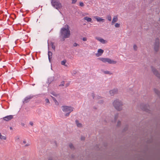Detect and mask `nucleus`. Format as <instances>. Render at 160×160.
I'll list each match as a JSON object with an SVG mask.
<instances>
[{
	"label": "nucleus",
	"mask_w": 160,
	"mask_h": 160,
	"mask_svg": "<svg viewBox=\"0 0 160 160\" xmlns=\"http://www.w3.org/2000/svg\"><path fill=\"white\" fill-rule=\"evenodd\" d=\"M67 28H63L60 30V37L62 38L63 41H64L65 38H69L70 35V32L68 28V26L67 25Z\"/></svg>",
	"instance_id": "obj_1"
},
{
	"label": "nucleus",
	"mask_w": 160,
	"mask_h": 160,
	"mask_svg": "<svg viewBox=\"0 0 160 160\" xmlns=\"http://www.w3.org/2000/svg\"><path fill=\"white\" fill-rule=\"evenodd\" d=\"M112 104L114 108L117 111H119L122 110L123 104L121 101L118 99H116L114 101Z\"/></svg>",
	"instance_id": "obj_2"
},
{
	"label": "nucleus",
	"mask_w": 160,
	"mask_h": 160,
	"mask_svg": "<svg viewBox=\"0 0 160 160\" xmlns=\"http://www.w3.org/2000/svg\"><path fill=\"white\" fill-rule=\"evenodd\" d=\"M62 108L63 112H67L65 115L67 117L69 116L70 113L73 111L74 109V108L72 107L66 106H62Z\"/></svg>",
	"instance_id": "obj_3"
},
{
	"label": "nucleus",
	"mask_w": 160,
	"mask_h": 160,
	"mask_svg": "<svg viewBox=\"0 0 160 160\" xmlns=\"http://www.w3.org/2000/svg\"><path fill=\"white\" fill-rule=\"evenodd\" d=\"M52 6L57 9L59 10L62 8V4L58 0H51Z\"/></svg>",
	"instance_id": "obj_4"
},
{
	"label": "nucleus",
	"mask_w": 160,
	"mask_h": 160,
	"mask_svg": "<svg viewBox=\"0 0 160 160\" xmlns=\"http://www.w3.org/2000/svg\"><path fill=\"white\" fill-rule=\"evenodd\" d=\"M98 59L104 62H108L109 64H116L117 63L116 61L112 60L111 59L107 58H99Z\"/></svg>",
	"instance_id": "obj_5"
},
{
	"label": "nucleus",
	"mask_w": 160,
	"mask_h": 160,
	"mask_svg": "<svg viewBox=\"0 0 160 160\" xmlns=\"http://www.w3.org/2000/svg\"><path fill=\"white\" fill-rule=\"evenodd\" d=\"M34 97V95H31L26 97L24 98V100L23 101V103H25L28 102L31 99H32Z\"/></svg>",
	"instance_id": "obj_6"
},
{
	"label": "nucleus",
	"mask_w": 160,
	"mask_h": 160,
	"mask_svg": "<svg viewBox=\"0 0 160 160\" xmlns=\"http://www.w3.org/2000/svg\"><path fill=\"white\" fill-rule=\"evenodd\" d=\"M159 47V40L158 38L156 39L155 42L154 44V49L156 52H157Z\"/></svg>",
	"instance_id": "obj_7"
},
{
	"label": "nucleus",
	"mask_w": 160,
	"mask_h": 160,
	"mask_svg": "<svg viewBox=\"0 0 160 160\" xmlns=\"http://www.w3.org/2000/svg\"><path fill=\"white\" fill-rule=\"evenodd\" d=\"M140 108L144 111L148 112L149 110V107L148 105L142 104L140 105Z\"/></svg>",
	"instance_id": "obj_8"
},
{
	"label": "nucleus",
	"mask_w": 160,
	"mask_h": 160,
	"mask_svg": "<svg viewBox=\"0 0 160 160\" xmlns=\"http://www.w3.org/2000/svg\"><path fill=\"white\" fill-rule=\"evenodd\" d=\"M153 73L158 77L160 78V74L157 70L153 67H151Z\"/></svg>",
	"instance_id": "obj_9"
},
{
	"label": "nucleus",
	"mask_w": 160,
	"mask_h": 160,
	"mask_svg": "<svg viewBox=\"0 0 160 160\" xmlns=\"http://www.w3.org/2000/svg\"><path fill=\"white\" fill-rule=\"evenodd\" d=\"M13 115H10L8 116H7L3 118V119L5 121H8L12 119L13 118Z\"/></svg>",
	"instance_id": "obj_10"
},
{
	"label": "nucleus",
	"mask_w": 160,
	"mask_h": 160,
	"mask_svg": "<svg viewBox=\"0 0 160 160\" xmlns=\"http://www.w3.org/2000/svg\"><path fill=\"white\" fill-rule=\"evenodd\" d=\"M118 92V90L117 89H114L111 90L109 91V93L111 96H113L116 94Z\"/></svg>",
	"instance_id": "obj_11"
},
{
	"label": "nucleus",
	"mask_w": 160,
	"mask_h": 160,
	"mask_svg": "<svg viewBox=\"0 0 160 160\" xmlns=\"http://www.w3.org/2000/svg\"><path fill=\"white\" fill-rule=\"evenodd\" d=\"M103 52L104 51L103 50L99 49L98 50V53L96 54V55L97 57H99L101 56Z\"/></svg>",
	"instance_id": "obj_12"
},
{
	"label": "nucleus",
	"mask_w": 160,
	"mask_h": 160,
	"mask_svg": "<svg viewBox=\"0 0 160 160\" xmlns=\"http://www.w3.org/2000/svg\"><path fill=\"white\" fill-rule=\"evenodd\" d=\"M54 80V77H52L48 78V81L47 83L49 85Z\"/></svg>",
	"instance_id": "obj_13"
},
{
	"label": "nucleus",
	"mask_w": 160,
	"mask_h": 160,
	"mask_svg": "<svg viewBox=\"0 0 160 160\" xmlns=\"http://www.w3.org/2000/svg\"><path fill=\"white\" fill-rule=\"evenodd\" d=\"M118 20V18L117 16H114L113 18L112 21V22L111 24L113 25L115 23L117 22Z\"/></svg>",
	"instance_id": "obj_14"
},
{
	"label": "nucleus",
	"mask_w": 160,
	"mask_h": 160,
	"mask_svg": "<svg viewBox=\"0 0 160 160\" xmlns=\"http://www.w3.org/2000/svg\"><path fill=\"white\" fill-rule=\"evenodd\" d=\"M94 18L96 19L98 22H104L105 20L104 19H102L101 18L98 16L95 17Z\"/></svg>",
	"instance_id": "obj_15"
},
{
	"label": "nucleus",
	"mask_w": 160,
	"mask_h": 160,
	"mask_svg": "<svg viewBox=\"0 0 160 160\" xmlns=\"http://www.w3.org/2000/svg\"><path fill=\"white\" fill-rule=\"evenodd\" d=\"M48 58L49 61L50 62H51V59L52 58V53L50 51H48Z\"/></svg>",
	"instance_id": "obj_16"
},
{
	"label": "nucleus",
	"mask_w": 160,
	"mask_h": 160,
	"mask_svg": "<svg viewBox=\"0 0 160 160\" xmlns=\"http://www.w3.org/2000/svg\"><path fill=\"white\" fill-rule=\"evenodd\" d=\"M96 38L97 40H98L102 43H105L106 42V40H104L102 38H99L98 37H96Z\"/></svg>",
	"instance_id": "obj_17"
},
{
	"label": "nucleus",
	"mask_w": 160,
	"mask_h": 160,
	"mask_svg": "<svg viewBox=\"0 0 160 160\" xmlns=\"http://www.w3.org/2000/svg\"><path fill=\"white\" fill-rule=\"evenodd\" d=\"M75 122L78 127H82V124L81 123L79 122V121L78 120H76L75 121Z\"/></svg>",
	"instance_id": "obj_18"
},
{
	"label": "nucleus",
	"mask_w": 160,
	"mask_h": 160,
	"mask_svg": "<svg viewBox=\"0 0 160 160\" xmlns=\"http://www.w3.org/2000/svg\"><path fill=\"white\" fill-rule=\"evenodd\" d=\"M84 20H86L88 22H90L92 21V19L91 18H89L87 17H84Z\"/></svg>",
	"instance_id": "obj_19"
},
{
	"label": "nucleus",
	"mask_w": 160,
	"mask_h": 160,
	"mask_svg": "<svg viewBox=\"0 0 160 160\" xmlns=\"http://www.w3.org/2000/svg\"><path fill=\"white\" fill-rule=\"evenodd\" d=\"M51 97L52 98V99L54 101L55 104L56 105H59V103L57 101V100H56V98H54V97L52 96Z\"/></svg>",
	"instance_id": "obj_20"
},
{
	"label": "nucleus",
	"mask_w": 160,
	"mask_h": 160,
	"mask_svg": "<svg viewBox=\"0 0 160 160\" xmlns=\"http://www.w3.org/2000/svg\"><path fill=\"white\" fill-rule=\"evenodd\" d=\"M0 139L2 140H6V138L5 136H2L1 133H0Z\"/></svg>",
	"instance_id": "obj_21"
},
{
	"label": "nucleus",
	"mask_w": 160,
	"mask_h": 160,
	"mask_svg": "<svg viewBox=\"0 0 160 160\" xmlns=\"http://www.w3.org/2000/svg\"><path fill=\"white\" fill-rule=\"evenodd\" d=\"M154 91L155 93L156 94H157L159 96L160 95V92L158 90L156 89H154Z\"/></svg>",
	"instance_id": "obj_22"
},
{
	"label": "nucleus",
	"mask_w": 160,
	"mask_h": 160,
	"mask_svg": "<svg viewBox=\"0 0 160 160\" xmlns=\"http://www.w3.org/2000/svg\"><path fill=\"white\" fill-rule=\"evenodd\" d=\"M118 117V114L117 113L114 116V121L115 122Z\"/></svg>",
	"instance_id": "obj_23"
},
{
	"label": "nucleus",
	"mask_w": 160,
	"mask_h": 160,
	"mask_svg": "<svg viewBox=\"0 0 160 160\" xmlns=\"http://www.w3.org/2000/svg\"><path fill=\"white\" fill-rule=\"evenodd\" d=\"M103 72L105 74H109L110 75H111L112 74V73L108 71H104Z\"/></svg>",
	"instance_id": "obj_24"
},
{
	"label": "nucleus",
	"mask_w": 160,
	"mask_h": 160,
	"mask_svg": "<svg viewBox=\"0 0 160 160\" xmlns=\"http://www.w3.org/2000/svg\"><path fill=\"white\" fill-rule=\"evenodd\" d=\"M66 61L65 60H63L61 61V64L62 65L65 66V63H66Z\"/></svg>",
	"instance_id": "obj_25"
},
{
	"label": "nucleus",
	"mask_w": 160,
	"mask_h": 160,
	"mask_svg": "<svg viewBox=\"0 0 160 160\" xmlns=\"http://www.w3.org/2000/svg\"><path fill=\"white\" fill-rule=\"evenodd\" d=\"M51 45H52V49H53L55 51V46L54 45L53 43L52 42L51 43Z\"/></svg>",
	"instance_id": "obj_26"
},
{
	"label": "nucleus",
	"mask_w": 160,
	"mask_h": 160,
	"mask_svg": "<svg viewBox=\"0 0 160 160\" xmlns=\"http://www.w3.org/2000/svg\"><path fill=\"white\" fill-rule=\"evenodd\" d=\"M133 49L135 51H137L138 49V47L136 44H134L133 46Z\"/></svg>",
	"instance_id": "obj_27"
},
{
	"label": "nucleus",
	"mask_w": 160,
	"mask_h": 160,
	"mask_svg": "<svg viewBox=\"0 0 160 160\" xmlns=\"http://www.w3.org/2000/svg\"><path fill=\"white\" fill-rule=\"evenodd\" d=\"M107 19L109 21H111V17L110 15H108V16L107 17Z\"/></svg>",
	"instance_id": "obj_28"
},
{
	"label": "nucleus",
	"mask_w": 160,
	"mask_h": 160,
	"mask_svg": "<svg viewBox=\"0 0 160 160\" xmlns=\"http://www.w3.org/2000/svg\"><path fill=\"white\" fill-rule=\"evenodd\" d=\"M120 26V24L118 23H116L115 25V27L116 28H119Z\"/></svg>",
	"instance_id": "obj_29"
},
{
	"label": "nucleus",
	"mask_w": 160,
	"mask_h": 160,
	"mask_svg": "<svg viewBox=\"0 0 160 160\" xmlns=\"http://www.w3.org/2000/svg\"><path fill=\"white\" fill-rule=\"evenodd\" d=\"M45 101L46 102L47 104H49L50 103L49 100L48 99L46 98L45 99Z\"/></svg>",
	"instance_id": "obj_30"
},
{
	"label": "nucleus",
	"mask_w": 160,
	"mask_h": 160,
	"mask_svg": "<svg viewBox=\"0 0 160 160\" xmlns=\"http://www.w3.org/2000/svg\"><path fill=\"white\" fill-rule=\"evenodd\" d=\"M69 146L70 148L72 149H73L74 148V146L72 144H70L69 145Z\"/></svg>",
	"instance_id": "obj_31"
},
{
	"label": "nucleus",
	"mask_w": 160,
	"mask_h": 160,
	"mask_svg": "<svg viewBox=\"0 0 160 160\" xmlns=\"http://www.w3.org/2000/svg\"><path fill=\"white\" fill-rule=\"evenodd\" d=\"M64 81H62L61 82V84L59 85V86H64Z\"/></svg>",
	"instance_id": "obj_32"
},
{
	"label": "nucleus",
	"mask_w": 160,
	"mask_h": 160,
	"mask_svg": "<svg viewBox=\"0 0 160 160\" xmlns=\"http://www.w3.org/2000/svg\"><path fill=\"white\" fill-rule=\"evenodd\" d=\"M51 94L55 97H57L58 95L57 94L55 93L54 92H52Z\"/></svg>",
	"instance_id": "obj_33"
},
{
	"label": "nucleus",
	"mask_w": 160,
	"mask_h": 160,
	"mask_svg": "<svg viewBox=\"0 0 160 160\" xmlns=\"http://www.w3.org/2000/svg\"><path fill=\"white\" fill-rule=\"evenodd\" d=\"M73 46L74 47H77V46H79V45L76 42H74L73 44Z\"/></svg>",
	"instance_id": "obj_34"
},
{
	"label": "nucleus",
	"mask_w": 160,
	"mask_h": 160,
	"mask_svg": "<svg viewBox=\"0 0 160 160\" xmlns=\"http://www.w3.org/2000/svg\"><path fill=\"white\" fill-rule=\"evenodd\" d=\"M99 103H102L103 102V101L102 100H100L98 102Z\"/></svg>",
	"instance_id": "obj_35"
},
{
	"label": "nucleus",
	"mask_w": 160,
	"mask_h": 160,
	"mask_svg": "<svg viewBox=\"0 0 160 160\" xmlns=\"http://www.w3.org/2000/svg\"><path fill=\"white\" fill-rule=\"evenodd\" d=\"M79 5L81 7H83L84 5V4L83 2H80Z\"/></svg>",
	"instance_id": "obj_36"
},
{
	"label": "nucleus",
	"mask_w": 160,
	"mask_h": 160,
	"mask_svg": "<svg viewBox=\"0 0 160 160\" xmlns=\"http://www.w3.org/2000/svg\"><path fill=\"white\" fill-rule=\"evenodd\" d=\"M77 0H72V3L75 4L77 2Z\"/></svg>",
	"instance_id": "obj_37"
},
{
	"label": "nucleus",
	"mask_w": 160,
	"mask_h": 160,
	"mask_svg": "<svg viewBox=\"0 0 160 160\" xmlns=\"http://www.w3.org/2000/svg\"><path fill=\"white\" fill-rule=\"evenodd\" d=\"M121 122L120 121H118V123H117V126H120V125H121Z\"/></svg>",
	"instance_id": "obj_38"
},
{
	"label": "nucleus",
	"mask_w": 160,
	"mask_h": 160,
	"mask_svg": "<svg viewBox=\"0 0 160 160\" xmlns=\"http://www.w3.org/2000/svg\"><path fill=\"white\" fill-rule=\"evenodd\" d=\"M82 40L83 41H86L87 40V38H85V37H84L82 38Z\"/></svg>",
	"instance_id": "obj_39"
},
{
	"label": "nucleus",
	"mask_w": 160,
	"mask_h": 160,
	"mask_svg": "<svg viewBox=\"0 0 160 160\" xmlns=\"http://www.w3.org/2000/svg\"><path fill=\"white\" fill-rule=\"evenodd\" d=\"M69 83H66V84H65V86L66 87H68L69 85Z\"/></svg>",
	"instance_id": "obj_40"
},
{
	"label": "nucleus",
	"mask_w": 160,
	"mask_h": 160,
	"mask_svg": "<svg viewBox=\"0 0 160 160\" xmlns=\"http://www.w3.org/2000/svg\"><path fill=\"white\" fill-rule=\"evenodd\" d=\"M29 124L32 126H33V122H29Z\"/></svg>",
	"instance_id": "obj_41"
},
{
	"label": "nucleus",
	"mask_w": 160,
	"mask_h": 160,
	"mask_svg": "<svg viewBox=\"0 0 160 160\" xmlns=\"http://www.w3.org/2000/svg\"><path fill=\"white\" fill-rule=\"evenodd\" d=\"M29 145H30V143H27V144H26L25 145V147H27V146H29Z\"/></svg>",
	"instance_id": "obj_42"
},
{
	"label": "nucleus",
	"mask_w": 160,
	"mask_h": 160,
	"mask_svg": "<svg viewBox=\"0 0 160 160\" xmlns=\"http://www.w3.org/2000/svg\"><path fill=\"white\" fill-rule=\"evenodd\" d=\"M92 96L93 98V99H94V93H92Z\"/></svg>",
	"instance_id": "obj_43"
},
{
	"label": "nucleus",
	"mask_w": 160,
	"mask_h": 160,
	"mask_svg": "<svg viewBox=\"0 0 160 160\" xmlns=\"http://www.w3.org/2000/svg\"><path fill=\"white\" fill-rule=\"evenodd\" d=\"M85 138H84V137H82V138H81V139L82 140H85Z\"/></svg>",
	"instance_id": "obj_44"
},
{
	"label": "nucleus",
	"mask_w": 160,
	"mask_h": 160,
	"mask_svg": "<svg viewBox=\"0 0 160 160\" xmlns=\"http://www.w3.org/2000/svg\"><path fill=\"white\" fill-rule=\"evenodd\" d=\"M127 129H128L127 127H126V128H125L123 130H124V131H125Z\"/></svg>",
	"instance_id": "obj_45"
},
{
	"label": "nucleus",
	"mask_w": 160,
	"mask_h": 160,
	"mask_svg": "<svg viewBox=\"0 0 160 160\" xmlns=\"http://www.w3.org/2000/svg\"><path fill=\"white\" fill-rule=\"evenodd\" d=\"M21 124L22 126H24L25 125L24 124L22 123H21Z\"/></svg>",
	"instance_id": "obj_46"
},
{
	"label": "nucleus",
	"mask_w": 160,
	"mask_h": 160,
	"mask_svg": "<svg viewBox=\"0 0 160 160\" xmlns=\"http://www.w3.org/2000/svg\"><path fill=\"white\" fill-rule=\"evenodd\" d=\"M23 143L25 144L26 143V142L25 141H23Z\"/></svg>",
	"instance_id": "obj_47"
},
{
	"label": "nucleus",
	"mask_w": 160,
	"mask_h": 160,
	"mask_svg": "<svg viewBox=\"0 0 160 160\" xmlns=\"http://www.w3.org/2000/svg\"><path fill=\"white\" fill-rule=\"evenodd\" d=\"M10 130H12V127H10Z\"/></svg>",
	"instance_id": "obj_48"
},
{
	"label": "nucleus",
	"mask_w": 160,
	"mask_h": 160,
	"mask_svg": "<svg viewBox=\"0 0 160 160\" xmlns=\"http://www.w3.org/2000/svg\"><path fill=\"white\" fill-rule=\"evenodd\" d=\"M76 71H74L73 72V73L74 74H76Z\"/></svg>",
	"instance_id": "obj_49"
},
{
	"label": "nucleus",
	"mask_w": 160,
	"mask_h": 160,
	"mask_svg": "<svg viewBox=\"0 0 160 160\" xmlns=\"http://www.w3.org/2000/svg\"><path fill=\"white\" fill-rule=\"evenodd\" d=\"M100 98V96H98L97 97V98L98 99H99Z\"/></svg>",
	"instance_id": "obj_50"
},
{
	"label": "nucleus",
	"mask_w": 160,
	"mask_h": 160,
	"mask_svg": "<svg viewBox=\"0 0 160 160\" xmlns=\"http://www.w3.org/2000/svg\"><path fill=\"white\" fill-rule=\"evenodd\" d=\"M48 160H52V159L51 158H49Z\"/></svg>",
	"instance_id": "obj_51"
},
{
	"label": "nucleus",
	"mask_w": 160,
	"mask_h": 160,
	"mask_svg": "<svg viewBox=\"0 0 160 160\" xmlns=\"http://www.w3.org/2000/svg\"><path fill=\"white\" fill-rule=\"evenodd\" d=\"M18 139H19V138H18Z\"/></svg>",
	"instance_id": "obj_52"
}]
</instances>
